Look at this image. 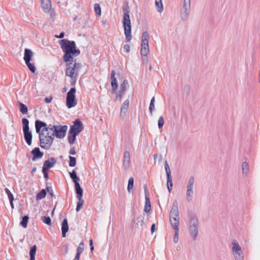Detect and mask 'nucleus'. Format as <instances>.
<instances>
[{"label":"nucleus","mask_w":260,"mask_h":260,"mask_svg":"<svg viewBox=\"0 0 260 260\" xmlns=\"http://www.w3.org/2000/svg\"><path fill=\"white\" fill-rule=\"evenodd\" d=\"M130 50V46L128 44H125L124 45L123 47V50L126 53H128L129 51Z\"/></svg>","instance_id":"nucleus-50"},{"label":"nucleus","mask_w":260,"mask_h":260,"mask_svg":"<svg viewBox=\"0 0 260 260\" xmlns=\"http://www.w3.org/2000/svg\"><path fill=\"white\" fill-rule=\"evenodd\" d=\"M34 53L31 50L29 49H25L24 50V60L25 64L32 73H35L36 67L34 64L30 62V61L32 59Z\"/></svg>","instance_id":"nucleus-7"},{"label":"nucleus","mask_w":260,"mask_h":260,"mask_svg":"<svg viewBox=\"0 0 260 260\" xmlns=\"http://www.w3.org/2000/svg\"><path fill=\"white\" fill-rule=\"evenodd\" d=\"M24 137L26 143L28 145H31L32 140V134L30 132L24 133Z\"/></svg>","instance_id":"nucleus-23"},{"label":"nucleus","mask_w":260,"mask_h":260,"mask_svg":"<svg viewBox=\"0 0 260 260\" xmlns=\"http://www.w3.org/2000/svg\"><path fill=\"white\" fill-rule=\"evenodd\" d=\"M111 86L112 87V90L113 92H115L117 88V82L116 78H111Z\"/></svg>","instance_id":"nucleus-35"},{"label":"nucleus","mask_w":260,"mask_h":260,"mask_svg":"<svg viewBox=\"0 0 260 260\" xmlns=\"http://www.w3.org/2000/svg\"><path fill=\"white\" fill-rule=\"evenodd\" d=\"M28 219H29V217L28 216H24L23 218H22V221L20 222V225L24 228H26L27 227V222H28Z\"/></svg>","instance_id":"nucleus-34"},{"label":"nucleus","mask_w":260,"mask_h":260,"mask_svg":"<svg viewBox=\"0 0 260 260\" xmlns=\"http://www.w3.org/2000/svg\"><path fill=\"white\" fill-rule=\"evenodd\" d=\"M35 126L36 132L39 134L40 146L46 149H49L54 137L51 125L47 126L46 123L40 120H36Z\"/></svg>","instance_id":"nucleus-1"},{"label":"nucleus","mask_w":260,"mask_h":260,"mask_svg":"<svg viewBox=\"0 0 260 260\" xmlns=\"http://www.w3.org/2000/svg\"><path fill=\"white\" fill-rule=\"evenodd\" d=\"M82 124L78 120H76L73 125L71 127L70 132H74L77 134H79L82 130Z\"/></svg>","instance_id":"nucleus-15"},{"label":"nucleus","mask_w":260,"mask_h":260,"mask_svg":"<svg viewBox=\"0 0 260 260\" xmlns=\"http://www.w3.org/2000/svg\"><path fill=\"white\" fill-rule=\"evenodd\" d=\"M79 258H80V255L78 254H76V255L74 258V260H80Z\"/></svg>","instance_id":"nucleus-64"},{"label":"nucleus","mask_w":260,"mask_h":260,"mask_svg":"<svg viewBox=\"0 0 260 260\" xmlns=\"http://www.w3.org/2000/svg\"><path fill=\"white\" fill-rule=\"evenodd\" d=\"M169 185H173V182L171 176L167 177V186Z\"/></svg>","instance_id":"nucleus-49"},{"label":"nucleus","mask_w":260,"mask_h":260,"mask_svg":"<svg viewBox=\"0 0 260 260\" xmlns=\"http://www.w3.org/2000/svg\"><path fill=\"white\" fill-rule=\"evenodd\" d=\"M94 9L95 13L100 16L101 15V10L99 4H95L94 6Z\"/></svg>","instance_id":"nucleus-42"},{"label":"nucleus","mask_w":260,"mask_h":260,"mask_svg":"<svg viewBox=\"0 0 260 260\" xmlns=\"http://www.w3.org/2000/svg\"><path fill=\"white\" fill-rule=\"evenodd\" d=\"M130 162L131 158H123V165L125 169L129 167Z\"/></svg>","instance_id":"nucleus-38"},{"label":"nucleus","mask_w":260,"mask_h":260,"mask_svg":"<svg viewBox=\"0 0 260 260\" xmlns=\"http://www.w3.org/2000/svg\"><path fill=\"white\" fill-rule=\"evenodd\" d=\"M51 6L50 0H42V8L45 11H49Z\"/></svg>","instance_id":"nucleus-22"},{"label":"nucleus","mask_w":260,"mask_h":260,"mask_svg":"<svg viewBox=\"0 0 260 260\" xmlns=\"http://www.w3.org/2000/svg\"><path fill=\"white\" fill-rule=\"evenodd\" d=\"M145 193V205L144 211L146 213L149 212L151 209L150 201L148 197V191L147 187L145 186L144 188Z\"/></svg>","instance_id":"nucleus-16"},{"label":"nucleus","mask_w":260,"mask_h":260,"mask_svg":"<svg viewBox=\"0 0 260 260\" xmlns=\"http://www.w3.org/2000/svg\"><path fill=\"white\" fill-rule=\"evenodd\" d=\"M194 188V178L193 176L189 178L186 185V199L187 202H190L193 197Z\"/></svg>","instance_id":"nucleus-6"},{"label":"nucleus","mask_w":260,"mask_h":260,"mask_svg":"<svg viewBox=\"0 0 260 260\" xmlns=\"http://www.w3.org/2000/svg\"><path fill=\"white\" fill-rule=\"evenodd\" d=\"M5 191L8 196L9 200H14L13 196L11 191L8 188H6Z\"/></svg>","instance_id":"nucleus-47"},{"label":"nucleus","mask_w":260,"mask_h":260,"mask_svg":"<svg viewBox=\"0 0 260 260\" xmlns=\"http://www.w3.org/2000/svg\"><path fill=\"white\" fill-rule=\"evenodd\" d=\"M115 72L114 70H112L111 74V78H115Z\"/></svg>","instance_id":"nucleus-61"},{"label":"nucleus","mask_w":260,"mask_h":260,"mask_svg":"<svg viewBox=\"0 0 260 260\" xmlns=\"http://www.w3.org/2000/svg\"><path fill=\"white\" fill-rule=\"evenodd\" d=\"M148 55H142V61L143 63H147L148 61Z\"/></svg>","instance_id":"nucleus-48"},{"label":"nucleus","mask_w":260,"mask_h":260,"mask_svg":"<svg viewBox=\"0 0 260 260\" xmlns=\"http://www.w3.org/2000/svg\"><path fill=\"white\" fill-rule=\"evenodd\" d=\"M76 88L72 87L67 93L66 98V105L68 108L75 107L77 104V100L76 98Z\"/></svg>","instance_id":"nucleus-5"},{"label":"nucleus","mask_w":260,"mask_h":260,"mask_svg":"<svg viewBox=\"0 0 260 260\" xmlns=\"http://www.w3.org/2000/svg\"><path fill=\"white\" fill-rule=\"evenodd\" d=\"M124 158H130V154L128 151H125L124 152Z\"/></svg>","instance_id":"nucleus-54"},{"label":"nucleus","mask_w":260,"mask_h":260,"mask_svg":"<svg viewBox=\"0 0 260 260\" xmlns=\"http://www.w3.org/2000/svg\"><path fill=\"white\" fill-rule=\"evenodd\" d=\"M164 124V119L162 116H160L158 120V126L159 128H161Z\"/></svg>","instance_id":"nucleus-44"},{"label":"nucleus","mask_w":260,"mask_h":260,"mask_svg":"<svg viewBox=\"0 0 260 260\" xmlns=\"http://www.w3.org/2000/svg\"><path fill=\"white\" fill-rule=\"evenodd\" d=\"M42 171L44 173V177L47 179L48 177V170H44V169H43Z\"/></svg>","instance_id":"nucleus-57"},{"label":"nucleus","mask_w":260,"mask_h":260,"mask_svg":"<svg viewBox=\"0 0 260 260\" xmlns=\"http://www.w3.org/2000/svg\"><path fill=\"white\" fill-rule=\"evenodd\" d=\"M70 162H69V166L71 167H75L76 165V158L72 156H70Z\"/></svg>","instance_id":"nucleus-43"},{"label":"nucleus","mask_w":260,"mask_h":260,"mask_svg":"<svg viewBox=\"0 0 260 260\" xmlns=\"http://www.w3.org/2000/svg\"><path fill=\"white\" fill-rule=\"evenodd\" d=\"M129 103V101L126 100L122 103L121 106L120 117L122 120H124L127 117Z\"/></svg>","instance_id":"nucleus-12"},{"label":"nucleus","mask_w":260,"mask_h":260,"mask_svg":"<svg viewBox=\"0 0 260 260\" xmlns=\"http://www.w3.org/2000/svg\"><path fill=\"white\" fill-rule=\"evenodd\" d=\"M52 100V97H47L45 99V101L47 103H49L51 102Z\"/></svg>","instance_id":"nucleus-55"},{"label":"nucleus","mask_w":260,"mask_h":260,"mask_svg":"<svg viewBox=\"0 0 260 260\" xmlns=\"http://www.w3.org/2000/svg\"><path fill=\"white\" fill-rule=\"evenodd\" d=\"M55 163V159L54 158H50L49 159L45 161L43 169L44 170H48L49 169L52 168Z\"/></svg>","instance_id":"nucleus-17"},{"label":"nucleus","mask_w":260,"mask_h":260,"mask_svg":"<svg viewBox=\"0 0 260 260\" xmlns=\"http://www.w3.org/2000/svg\"><path fill=\"white\" fill-rule=\"evenodd\" d=\"M123 17L122 25L124 29V32L125 36V42H129L132 38L131 33L132 24L129 17V9L128 5L122 7Z\"/></svg>","instance_id":"nucleus-3"},{"label":"nucleus","mask_w":260,"mask_h":260,"mask_svg":"<svg viewBox=\"0 0 260 260\" xmlns=\"http://www.w3.org/2000/svg\"><path fill=\"white\" fill-rule=\"evenodd\" d=\"M168 187V190L169 191V192H170L172 189V187H173V185H169V186H167Z\"/></svg>","instance_id":"nucleus-63"},{"label":"nucleus","mask_w":260,"mask_h":260,"mask_svg":"<svg viewBox=\"0 0 260 260\" xmlns=\"http://www.w3.org/2000/svg\"><path fill=\"white\" fill-rule=\"evenodd\" d=\"M190 11V0H184L183 7L180 10V16L182 19H186Z\"/></svg>","instance_id":"nucleus-11"},{"label":"nucleus","mask_w":260,"mask_h":260,"mask_svg":"<svg viewBox=\"0 0 260 260\" xmlns=\"http://www.w3.org/2000/svg\"><path fill=\"white\" fill-rule=\"evenodd\" d=\"M140 52L141 55H145L148 54V53H149L148 44L141 43V49Z\"/></svg>","instance_id":"nucleus-20"},{"label":"nucleus","mask_w":260,"mask_h":260,"mask_svg":"<svg viewBox=\"0 0 260 260\" xmlns=\"http://www.w3.org/2000/svg\"><path fill=\"white\" fill-rule=\"evenodd\" d=\"M189 231L190 236L193 240L197 239L198 234V220L196 217H192L189 221Z\"/></svg>","instance_id":"nucleus-8"},{"label":"nucleus","mask_w":260,"mask_h":260,"mask_svg":"<svg viewBox=\"0 0 260 260\" xmlns=\"http://www.w3.org/2000/svg\"><path fill=\"white\" fill-rule=\"evenodd\" d=\"M175 234L173 238V241L175 243H177L178 241V235H179V230H175Z\"/></svg>","instance_id":"nucleus-45"},{"label":"nucleus","mask_w":260,"mask_h":260,"mask_svg":"<svg viewBox=\"0 0 260 260\" xmlns=\"http://www.w3.org/2000/svg\"><path fill=\"white\" fill-rule=\"evenodd\" d=\"M75 190L77 193V198H82L83 196V190L80 187L79 183H76L75 184Z\"/></svg>","instance_id":"nucleus-24"},{"label":"nucleus","mask_w":260,"mask_h":260,"mask_svg":"<svg viewBox=\"0 0 260 260\" xmlns=\"http://www.w3.org/2000/svg\"><path fill=\"white\" fill-rule=\"evenodd\" d=\"M70 153L72 155H75L76 154V151L75 149L72 148L70 151Z\"/></svg>","instance_id":"nucleus-59"},{"label":"nucleus","mask_w":260,"mask_h":260,"mask_svg":"<svg viewBox=\"0 0 260 260\" xmlns=\"http://www.w3.org/2000/svg\"><path fill=\"white\" fill-rule=\"evenodd\" d=\"M149 38V34L147 31H144L142 35L141 43L148 44V39Z\"/></svg>","instance_id":"nucleus-30"},{"label":"nucleus","mask_w":260,"mask_h":260,"mask_svg":"<svg viewBox=\"0 0 260 260\" xmlns=\"http://www.w3.org/2000/svg\"><path fill=\"white\" fill-rule=\"evenodd\" d=\"M155 5L156 7L157 12L161 13L163 11L164 7L161 0H155Z\"/></svg>","instance_id":"nucleus-25"},{"label":"nucleus","mask_w":260,"mask_h":260,"mask_svg":"<svg viewBox=\"0 0 260 260\" xmlns=\"http://www.w3.org/2000/svg\"><path fill=\"white\" fill-rule=\"evenodd\" d=\"M70 177L73 180V182L75 183V184L76 183H79L78 181H79V178L77 176L75 170H73L72 172L70 173Z\"/></svg>","instance_id":"nucleus-29"},{"label":"nucleus","mask_w":260,"mask_h":260,"mask_svg":"<svg viewBox=\"0 0 260 260\" xmlns=\"http://www.w3.org/2000/svg\"><path fill=\"white\" fill-rule=\"evenodd\" d=\"M55 37L58 38H62L64 37V33L61 32L59 36H55Z\"/></svg>","instance_id":"nucleus-62"},{"label":"nucleus","mask_w":260,"mask_h":260,"mask_svg":"<svg viewBox=\"0 0 260 260\" xmlns=\"http://www.w3.org/2000/svg\"><path fill=\"white\" fill-rule=\"evenodd\" d=\"M47 189L48 191L49 192L50 194L52 196L53 195V191L51 190V187H47Z\"/></svg>","instance_id":"nucleus-58"},{"label":"nucleus","mask_w":260,"mask_h":260,"mask_svg":"<svg viewBox=\"0 0 260 260\" xmlns=\"http://www.w3.org/2000/svg\"><path fill=\"white\" fill-rule=\"evenodd\" d=\"M19 109L20 111L23 114H26L27 113V107L23 103H19Z\"/></svg>","instance_id":"nucleus-31"},{"label":"nucleus","mask_w":260,"mask_h":260,"mask_svg":"<svg viewBox=\"0 0 260 260\" xmlns=\"http://www.w3.org/2000/svg\"><path fill=\"white\" fill-rule=\"evenodd\" d=\"M155 224H153L151 228V232L152 233L154 232L155 230Z\"/></svg>","instance_id":"nucleus-60"},{"label":"nucleus","mask_w":260,"mask_h":260,"mask_svg":"<svg viewBox=\"0 0 260 260\" xmlns=\"http://www.w3.org/2000/svg\"><path fill=\"white\" fill-rule=\"evenodd\" d=\"M89 242H90V250H91V252H92L93 249H94V247L93 246L92 240L91 239L90 240Z\"/></svg>","instance_id":"nucleus-56"},{"label":"nucleus","mask_w":260,"mask_h":260,"mask_svg":"<svg viewBox=\"0 0 260 260\" xmlns=\"http://www.w3.org/2000/svg\"><path fill=\"white\" fill-rule=\"evenodd\" d=\"M23 126L28 125L29 121L26 118H23L22 120Z\"/></svg>","instance_id":"nucleus-53"},{"label":"nucleus","mask_w":260,"mask_h":260,"mask_svg":"<svg viewBox=\"0 0 260 260\" xmlns=\"http://www.w3.org/2000/svg\"><path fill=\"white\" fill-rule=\"evenodd\" d=\"M78 202L77 203V207H76V211L77 212H78L80 211L81 208L82 207V205L84 203V201L82 200V198H78Z\"/></svg>","instance_id":"nucleus-37"},{"label":"nucleus","mask_w":260,"mask_h":260,"mask_svg":"<svg viewBox=\"0 0 260 260\" xmlns=\"http://www.w3.org/2000/svg\"><path fill=\"white\" fill-rule=\"evenodd\" d=\"M36 250L37 246L36 245H34L30 248L29 251L30 257H35Z\"/></svg>","instance_id":"nucleus-39"},{"label":"nucleus","mask_w":260,"mask_h":260,"mask_svg":"<svg viewBox=\"0 0 260 260\" xmlns=\"http://www.w3.org/2000/svg\"><path fill=\"white\" fill-rule=\"evenodd\" d=\"M66 63V75L71 78L72 82L75 83L81 68L80 64L77 63L76 60Z\"/></svg>","instance_id":"nucleus-4"},{"label":"nucleus","mask_w":260,"mask_h":260,"mask_svg":"<svg viewBox=\"0 0 260 260\" xmlns=\"http://www.w3.org/2000/svg\"><path fill=\"white\" fill-rule=\"evenodd\" d=\"M31 153L33 155L32 158L33 161H35L37 159H40L43 156V153L40 151L39 148H34L31 151Z\"/></svg>","instance_id":"nucleus-18"},{"label":"nucleus","mask_w":260,"mask_h":260,"mask_svg":"<svg viewBox=\"0 0 260 260\" xmlns=\"http://www.w3.org/2000/svg\"><path fill=\"white\" fill-rule=\"evenodd\" d=\"M23 133L25 132L26 133V132H30L29 130V125H27L23 126Z\"/></svg>","instance_id":"nucleus-52"},{"label":"nucleus","mask_w":260,"mask_h":260,"mask_svg":"<svg viewBox=\"0 0 260 260\" xmlns=\"http://www.w3.org/2000/svg\"><path fill=\"white\" fill-rule=\"evenodd\" d=\"M165 168L166 172L167 177L171 176V170L167 161H165Z\"/></svg>","instance_id":"nucleus-40"},{"label":"nucleus","mask_w":260,"mask_h":260,"mask_svg":"<svg viewBox=\"0 0 260 260\" xmlns=\"http://www.w3.org/2000/svg\"><path fill=\"white\" fill-rule=\"evenodd\" d=\"M155 109V106H154V104H150V106H149V111H150V113L151 114V115H152V111Z\"/></svg>","instance_id":"nucleus-51"},{"label":"nucleus","mask_w":260,"mask_h":260,"mask_svg":"<svg viewBox=\"0 0 260 260\" xmlns=\"http://www.w3.org/2000/svg\"><path fill=\"white\" fill-rule=\"evenodd\" d=\"M60 44L64 52L63 60L66 62L74 61L75 60L74 57L80 54V51L76 49V44L74 41L63 39L60 41Z\"/></svg>","instance_id":"nucleus-2"},{"label":"nucleus","mask_w":260,"mask_h":260,"mask_svg":"<svg viewBox=\"0 0 260 260\" xmlns=\"http://www.w3.org/2000/svg\"><path fill=\"white\" fill-rule=\"evenodd\" d=\"M154 159L155 164L156 163L157 160L159 162L162 159V156L161 155L154 154Z\"/></svg>","instance_id":"nucleus-46"},{"label":"nucleus","mask_w":260,"mask_h":260,"mask_svg":"<svg viewBox=\"0 0 260 260\" xmlns=\"http://www.w3.org/2000/svg\"><path fill=\"white\" fill-rule=\"evenodd\" d=\"M69 230V226L68 223V220L67 219H64L63 220L61 226L62 236L63 237L66 236V233Z\"/></svg>","instance_id":"nucleus-19"},{"label":"nucleus","mask_w":260,"mask_h":260,"mask_svg":"<svg viewBox=\"0 0 260 260\" xmlns=\"http://www.w3.org/2000/svg\"><path fill=\"white\" fill-rule=\"evenodd\" d=\"M134 180L133 177H131L129 178L128 181V185H127V191L128 192L131 193L133 191L134 188Z\"/></svg>","instance_id":"nucleus-28"},{"label":"nucleus","mask_w":260,"mask_h":260,"mask_svg":"<svg viewBox=\"0 0 260 260\" xmlns=\"http://www.w3.org/2000/svg\"><path fill=\"white\" fill-rule=\"evenodd\" d=\"M232 251L236 260H243V253L241 246L235 240L232 241Z\"/></svg>","instance_id":"nucleus-9"},{"label":"nucleus","mask_w":260,"mask_h":260,"mask_svg":"<svg viewBox=\"0 0 260 260\" xmlns=\"http://www.w3.org/2000/svg\"><path fill=\"white\" fill-rule=\"evenodd\" d=\"M242 173L244 176H247L248 172V164L247 162L242 164Z\"/></svg>","instance_id":"nucleus-32"},{"label":"nucleus","mask_w":260,"mask_h":260,"mask_svg":"<svg viewBox=\"0 0 260 260\" xmlns=\"http://www.w3.org/2000/svg\"><path fill=\"white\" fill-rule=\"evenodd\" d=\"M84 249V245L83 242H81L78 246L77 249V254L80 255V254L83 252Z\"/></svg>","instance_id":"nucleus-36"},{"label":"nucleus","mask_w":260,"mask_h":260,"mask_svg":"<svg viewBox=\"0 0 260 260\" xmlns=\"http://www.w3.org/2000/svg\"><path fill=\"white\" fill-rule=\"evenodd\" d=\"M180 218H170L172 228L176 230H179Z\"/></svg>","instance_id":"nucleus-21"},{"label":"nucleus","mask_w":260,"mask_h":260,"mask_svg":"<svg viewBox=\"0 0 260 260\" xmlns=\"http://www.w3.org/2000/svg\"><path fill=\"white\" fill-rule=\"evenodd\" d=\"M170 218H180L178 204L177 200L173 202L172 207L170 213Z\"/></svg>","instance_id":"nucleus-13"},{"label":"nucleus","mask_w":260,"mask_h":260,"mask_svg":"<svg viewBox=\"0 0 260 260\" xmlns=\"http://www.w3.org/2000/svg\"><path fill=\"white\" fill-rule=\"evenodd\" d=\"M42 220L45 223L50 225L51 223V220L49 217L43 216L42 217Z\"/></svg>","instance_id":"nucleus-41"},{"label":"nucleus","mask_w":260,"mask_h":260,"mask_svg":"<svg viewBox=\"0 0 260 260\" xmlns=\"http://www.w3.org/2000/svg\"><path fill=\"white\" fill-rule=\"evenodd\" d=\"M53 131V136L57 138H62L65 135L67 130V126L64 125H51Z\"/></svg>","instance_id":"nucleus-10"},{"label":"nucleus","mask_w":260,"mask_h":260,"mask_svg":"<svg viewBox=\"0 0 260 260\" xmlns=\"http://www.w3.org/2000/svg\"><path fill=\"white\" fill-rule=\"evenodd\" d=\"M46 195V191L45 189H43L41 190V191L38 193L37 195V200H40L44 199Z\"/></svg>","instance_id":"nucleus-33"},{"label":"nucleus","mask_w":260,"mask_h":260,"mask_svg":"<svg viewBox=\"0 0 260 260\" xmlns=\"http://www.w3.org/2000/svg\"><path fill=\"white\" fill-rule=\"evenodd\" d=\"M144 219H145V214H144L140 215L138 217V222H137V224L138 226L141 229H143V228Z\"/></svg>","instance_id":"nucleus-26"},{"label":"nucleus","mask_w":260,"mask_h":260,"mask_svg":"<svg viewBox=\"0 0 260 260\" xmlns=\"http://www.w3.org/2000/svg\"><path fill=\"white\" fill-rule=\"evenodd\" d=\"M77 135H78L77 134H76L74 132H70V131H69L68 140H69V142L70 144H73L74 143V142L76 140V136Z\"/></svg>","instance_id":"nucleus-27"},{"label":"nucleus","mask_w":260,"mask_h":260,"mask_svg":"<svg viewBox=\"0 0 260 260\" xmlns=\"http://www.w3.org/2000/svg\"><path fill=\"white\" fill-rule=\"evenodd\" d=\"M128 82L127 80H124L123 83L120 85V89L116 93V98L120 99L124 94L126 87L128 86Z\"/></svg>","instance_id":"nucleus-14"}]
</instances>
